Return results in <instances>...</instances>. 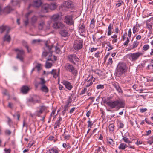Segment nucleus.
<instances>
[{"mask_svg": "<svg viewBox=\"0 0 153 153\" xmlns=\"http://www.w3.org/2000/svg\"><path fill=\"white\" fill-rule=\"evenodd\" d=\"M105 103L111 109L115 108L117 110L121 108H124L125 106V101L121 99L115 101L110 100L106 102Z\"/></svg>", "mask_w": 153, "mask_h": 153, "instance_id": "f257e3e1", "label": "nucleus"}, {"mask_svg": "<svg viewBox=\"0 0 153 153\" xmlns=\"http://www.w3.org/2000/svg\"><path fill=\"white\" fill-rule=\"evenodd\" d=\"M127 70L126 64L124 62H120L117 68V73L119 76H121L127 72Z\"/></svg>", "mask_w": 153, "mask_h": 153, "instance_id": "f03ea898", "label": "nucleus"}, {"mask_svg": "<svg viewBox=\"0 0 153 153\" xmlns=\"http://www.w3.org/2000/svg\"><path fill=\"white\" fill-rule=\"evenodd\" d=\"M45 51L42 53V55L46 56L49 55V57L52 56V53L53 51L52 49L54 48L53 45L52 44L49 45L48 42L45 44Z\"/></svg>", "mask_w": 153, "mask_h": 153, "instance_id": "7ed1b4c3", "label": "nucleus"}, {"mask_svg": "<svg viewBox=\"0 0 153 153\" xmlns=\"http://www.w3.org/2000/svg\"><path fill=\"white\" fill-rule=\"evenodd\" d=\"M93 78L92 75L90 77V75H87V76H85L84 80L82 82L81 84L85 85L86 88L90 87L93 84L92 80Z\"/></svg>", "mask_w": 153, "mask_h": 153, "instance_id": "20e7f679", "label": "nucleus"}, {"mask_svg": "<svg viewBox=\"0 0 153 153\" xmlns=\"http://www.w3.org/2000/svg\"><path fill=\"white\" fill-rule=\"evenodd\" d=\"M143 55V53L137 52L133 53H130L127 55V57L132 62H135L140 56Z\"/></svg>", "mask_w": 153, "mask_h": 153, "instance_id": "39448f33", "label": "nucleus"}, {"mask_svg": "<svg viewBox=\"0 0 153 153\" xmlns=\"http://www.w3.org/2000/svg\"><path fill=\"white\" fill-rule=\"evenodd\" d=\"M83 40L81 39H78L74 41L73 48L76 51L82 49L83 46Z\"/></svg>", "mask_w": 153, "mask_h": 153, "instance_id": "423d86ee", "label": "nucleus"}, {"mask_svg": "<svg viewBox=\"0 0 153 153\" xmlns=\"http://www.w3.org/2000/svg\"><path fill=\"white\" fill-rule=\"evenodd\" d=\"M67 71L71 72L73 75L76 76L77 74V71L72 65L67 64L65 67Z\"/></svg>", "mask_w": 153, "mask_h": 153, "instance_id": "0eeeda50", "label": "nucleus"}, {"mask_svg": "<svg viewBox=\"0 0 153 153\" xmlns=\"http://www.w3.org/2000/svg\"><path fill=\"white\" fill-rule=\"evenodd\" d=\"M15 50L17 54L16 58L20 61H23L24 56L25 55V53L23 50L17 48Z\"/></svg>", "mask_w": 153, "mask_h": 153, "instance_id": "6e6552de", "label": "nucleus"}, {"mask_svg": "<svg viewBox=\"0 0 153 153\" xmlns=\"http://www.w3.org/2000/svg\"><path fill=\"white\" fill-rule=\"evenodd\" d=\"M67 58L68 60L71 63L74 65L76 64L75 62H74L75 61L76 62L79 61V59L77 57L76 55L75 54H70L68 55Z\"/></svg>", "mask_w": 153, "mask_h": 153, "instance_id": "1a4fd4ad", "label": "nucleus"}, {"mask_svg": "<svg viewBox=\"0 0 153 153\" xmlns=\"http://www.w3.org/2000/svg\"><path fill=\"white\" fill-rule=\"evenodd\" d=\"M64 22L68 25L74 24V22L73 20L72 16L71 15H67L65 16Z\"/></svg>", "mask_w": 153, "mask_h": 153, "instance_id": "9d476101", "label": "nucleus"}, {"mask_svg": "<svg viewBox=\"0 0 153 153\" xmlns=\"http://www.w3.org/2000/svg\"><path fill=\"white\" fill-rule=\"evenodd\" d=\"M62 14L61 13L54 14L50 16L51 20L55 22L60 21L62 19Z\"/></svg>", "mask_w": 153, "mask_h": 153, "instance_id": "9b49d317", "label": "nucleus"}, {"mask_svg": "<svg viewBox=\"0 0 153 153\" xmlns=\"http://www.w3.org/2000/svg\"><path fill=\"white\" fill-rule=\"evenodd\" d=\"M42 4V0H33L32 4H30L28 7V9L30 8L32 6L35 7H40Z\"/></svg>", "mask_w": 153, "mask_h": 153, "instance_id": "f8f14e48", "label": "nucleus"}, {"mask_svg": "<svg viewBox=\"0 0 153 153\" xmlns=\"http://www.w3.org/2000/svg\"><path fill=\"white\" fill-rule=\"evenodd\" d=\"M13 10V9L10 6H7L4 9L2 10L0 6V15H1L4 13H9Z\"/></svg>", "mask_w": 153, "mask_h": 153, "instance_id": "ddd939ff", "label": "nucleus"}, {"mask_svg": "<svg viewBox=\"0 0 153 153\" xmlns=\"http://www.w3.org/2000/svg\"><path fill=\"white\" fill-rule=\"evenodd\" d=\"M153 25V17H152L146 21V28L149 30L151 31L152 28V26Z\"/></svg>", "mask_w": 153, "mask_h": 153, "instance_id": "4468645a", "label": "nucleus"}, {"mask_svg": "<svg viewBox=\"0 0 153 153\" xmlns=\"http://www.w3.org/2000/svg\"><path fill=\"white\" fill-rule=\"evenodd\" d=\"M65 27V25L62 23L59 22H56L53 23V27L56 29L62 28Z\"/></svg>", "mask_w": 153, "mask_h": 153, "instance_id": "2eb2a0df", "label": "nucleus"}, {"mask_svg": "<svg viewBox=\"0 0 153 153\" xmlns=\"http://www.w3.org/2000/svg\"><path fill=\"white\" fill-rule=\"evenodd\" d=\"M62 83L65 86V88L69 90H71L73 88L71 83L67 81L63 80Z\"/></svg>", "mask_w": 153, "mask_h": 153, "instance_id": "dca6fc26", "label": "nucleus"}, {"mask_svg": "<svg viewBox=\"0 0 153 153\" xmlns=\"http://www.w3.org/2000/svg\"><path fill=\"white\" fill-rule=\"evenodd\" d=\"M59 151L60 150L57 147H54L48 150L46 153H59Z\"/></svg>", "mask_w": 153, "mask_h": 153, "instance_id": "f3484780", "label": "nucleus"}, {"mask_svg": "<svg viewBox=\"0 0 153 153\" xmlns=\"http://www.w3.org/2000/svg\"><path fill=\"white\" fill-rule=\"evenodd\" d=\"M112 85L113 87L115 88L117 91L119 93H122L123 91L121 88L119 84L117 82H114Z\"/></svg>", "mask_w": 153, "mask_h": 153, "instance_id": "a211bd4d", "label": "nucleus"}, {"mask_svg": "<svg viewBox=\"0 0 153 153\" xmlns=\"http://www.w3.org/2000/svg\"><path fill=\"white\" fill-rule=\"evenodd\" d=\"M60 69H58V72L57 73L56 70L53 69L52 71L50 72V73L52 75H53V78H56V77L59 76Z\"/></svg>", "mask_w": 153, "mask_h": 153, "instance_id": "6ab92c4d", "label": "nucleus"}, {"mask_svg": "<svg viewBox=\"0 0 153 153\" xmlns=\"http://www.w3.org/2000/svg\"><path fill=\"white\" fill-rule=\"evenodd\" d=\"M64 7L69 8L72 7L73 6V2L71 1L68 0L65 1L64 2Z\"/></svg>", "mask_w": 153, "mask_h": 153, "instance_id": "aec40b11", "label": "nucleus"}, {"mask_svg": "<svg viewBox=\"0 0 153 153\" xmlns=\"http://www.w3.org/2000/svg\"><path fill=\"white\" fill-rule=\"evenodd\" d=\"M79 32V33H83L85 32V25L83 23H80L78 26Z\"/></svg>", "mask_w": 153, "mask_h": 153, "instance_id": "412c9836", "label": "nucleus"}, {"mask_svg": "<svg viewBox=\"0 0 153 153\" xmlns=\"http://www.w3.org/2000/svg\"><path fill=\"white\" fill-rule=\"evenodd\" d=\"M45 109V106H41L39 108V110L36 112V115L39 117L41 114H42Z\"/></svg>", "mask_w": 153, "mask_h": 153, "instance_id": "4be33fe9", "label": "nucleus"}, {"mask_svg": "<svg viewBox=\"0 0 153 153\" xmlns=\"http://www.w3.org/2000/svg\"><path fill=\"white\" fill-rule=\"evenodd\" d=\"M29 90V87L27 86H23L21 89V92L24 94H26Z\"/></svg>", "mask_w": 153, "mask_h": 153, "instance_id": "5701e85b", "label": "nucleus"}, {"mask_svg": "<svg viewBox=\"0 0 153 153\" xmlns=\"http://www.w3.org/2000/svg\"><path fill=\"white\" fill-rule=\"evenodd\" d=\"M74 94H72L71 96H69L68 98L67 102H66V104L71 106V104L72 102V99L74 98Z\"/></svg>", "mask_w": 153, "mask_h": 153, "instance_id": "b1692460", "label": "nucleus"}, {"mask_svg": "<svg viewBox=\"0 0 153 153\" xmlns=\"http://www.w3.org/2000/svg\"><path fill=\"white\" fill-rule=\"evenodd\" d=\"M62 120V118L61 117H59L58 118V120L56 121L55 123L56 126H54V128L55 129L59 127L61 124L60 122Z\"/></svg>", "mask_w": 153, "mask_h": 153, "instance_id": "393cba45", "label": "nucleus"}, {"mask_svg": "<svg viewBox=\"0 0 153 153\" xmlns=\"http://www.w3.org/2000/svg\"><path fill=\"white\" fill-rule=\"evenodd\" d=\"M139 42L137 41H134L132 45L130 47V50H133L136 48L139 45Z\"/></svg>", "mask_w": 153, "mask_h": 153, "instance_id": "a878e982", "label": "nucleus"}, {"mask_svg": "<svg viewBox=\"0 0 153 153\" xmlns=\"http://www.w3.org/2000/svg\"><path fill=\"white\" fill-rule=\"evenodd\" d=\"M113 24L112 23L109 24V26L108 27V32L107 33V35L108 36H110L112 34V30L113 28Z\"/></svg>", "mask_w": 153, "mask_h": 153, "instance_id": "bb28decb", "label": "nucleus"}, {"mask_svg": "<svg viewBox=\"0 0 153 153\" xmlns=\"http://www.w3.org/2000/svg\"><path fill=\"white\" fill-rule=\"evenodd\" d=\"M11 40L10 36L8 34H6L3 38L4 41H7L10 42Z\"/></svg>", "mask_w": 153, "mask_h": 153, "instance_id": "cd10ccee", "label": "nucleus"}, {"mask_svg": "<svg viewBox=\"0 0 153 153\" xmlns=\"http://www.w3.org/2000/svg\"><path fill=\"white\" fill-rule=\"evenodd\" d=\"M32 11H30L26 13L25 15V17L27 19V20L25 21V26L27 25L28 23V17L29 15L33 12Z\"/></svg>", "mask_w": 153, "mask_h": 153, "instance_id": "c85d7f7f", "label": "nucleus"}, {"mask_svg": "<svg viewBox=\"0 0 153 153\" xmlns=\"http://www.w3.org/2000/svg\"><path fill=\"white\" fill-rule=\"evenodd\" d=\"M45 25V22L44 20H42L39 22V26L38 28L39 30H41L43 29L44 26Z\"/></svg>", "mask_w": 153, "mask_h": 153, "instance_id": "c756f323", "label": "nucleus"}, {"mask_svg": "<svg viewBox=\"0 0 153 153\" xmlns=\"http://www.w3.org/2000/svg\"><path fill=\"white\" fill-rule=\"evenodd\" d=\"M60 33L62 36L64 37L67 36L68 35V32L65 30H61Z\"/></svg>", "mask_w": 153, "mask_h": 153, "instance_id": "7c9ffc66", "label": "nucleus"}, {"mask_svg": "<svg viewBox=\"0 0 153 153\" xmlns=\"http://www.w3.org/2000/svg\"><path fill=\"white\" fill-rule=\"evenodd\" d=\"M42 8L43 10L45 11V12H48L49 9V4H43L42 6Z\"/></svg>", "mask_w": 153, "mask_h": 153, "instance_id": "2f4dec72", "label": "nucleus"}, {"mask_svg": "<svg viewBox=\"0 0 153 153\" xmlns=\"http://www.w3.org/2000/svg\"><path fill=\"white\" fill-rule=\"evenodd\" d=\"M41 90L43 92L47 93L49 91V89L48 87L45 85L42 86L41 88Z\"/></svg>", "mask_w": 153, "mask_h": 153, "instance_id": "473e14b6", "label": "nucleus"}, {"mask_svg": "<svg viewBox=\"0 0 153 153\" xmlns=\"http://www.w3.org/2000/svg\"><path fill=\"white\" fill-rule=\"evenodd\" d=\"M128 147V146H127L126 144L124 143H122L120 145L119 147V149L124 150L126 148Z\"/></svg>", "mask_w": 153, "mask_h": 153, "instance_id": "72a5a7b5", "label": "nucleus"}, {"mask_svg": "<svg viewBox=\"0 0 153 153\" xmlns=\"http://www.w3.org/2000/svg\"><path fill=\"white\" fill-rule=\"evenodd\" d=\"M122 140L125 143H128L129 144L130 143H132L131 141H130L129 140L128 138L126 137H125L124 136H122Z\"/></svg>", "mask_w": 153, "mask_h": 153, "instance_id": "f704fd0d", "label": "nucleus"}, {"mask_svg": "<svg viewBox=\"0 0 153 153\" xmlns=\"http://www.w3.org/2000/svg\"><path fill=\"white\" fill-rule=\"evenodd\" d=\"M95 21L94 18L91 21L90 25V27L91 28H93L95 27Z\"/></svg>", "mask_w": 153, "mask_h": 153, "instance_id": "c9c22d12", "label": "nucleus"}, {"mask_svg": "<svg viewBox=\"0 0 153 153\" xmlns=\"http://www.w3.org/2000/svg\"><path fill=\"white\" fill-rule=\"evenodd\" d=\"M62 147L65 149H70L71 147L68 143H63L62 144Z\"/></svg>", "mask_w": 153, "mask_h": 153, "instance_id": "e433bc0d", "label": "nucleus"}, {"mask_svg": "<svg viewBox=\"0 0 153 153\" xmlns=\"http://www.w3.org/2000/svg\"><path fill=\"white\" fill-rule=\"evenodd\" d=\"M49 9L52 10H54L57 7L56 5L55 4H49Z\"/></svg>", "mask_w": 153, "mask_h": 153, "instance_id": "4c0bfd02", "label": "nucleus"}, {"mask_svg": "<svg viewBox=\"0 0 153 153\" xmlns=\"http://www.w3.org/2000/svg\"><path fill=\"white\" fill-rule=\"evenodd\" d=\"M63 135L64 137V138L65 139H68L69 138V135L68 134V132L65 131Z\"/></svg>", "mask_w": 153, "mask_h": 153, "instance_id": "58836bf2", "label": "nucleus"}, {"mask_svg": "<svg viewBox=\"0 0 153 153\" xmlns=\"http://www.w3.org/2000/svg\"><path fill=\"white\" fill-rule=\"evenodd\" d=\"M37 17L35 16H33L31 18V22L32 23H35L37 20Z\"/></svg>", "mask_w": 153, "mask_h": 153, "instance_id": "ea45409f", "label": "nucleus"}, {"mask_svg": "<svg viewBox=\"0 0 153 153\" xmlns=\"http://www.w3.org/2000/svg\"><path fill=\"white\" fill-rule=\"evenodd\" d=\"M7 27V26H0V33H2L3 32L6 30Z\"/></svg>", "mask_w": 153, "mask_h": 153, "instance_id": "a19ab883", "label": "nucleus"}, {"mask_svg": "<svg viewBox=\"0 0 153 153\" xmlns=\"http://www.w3.org/2000/svg\"><path fill=\"white\" fill-rule=\"evenodd\" d=\"M147 68L149 69H153V60H152L150 63L148 65Z\"/></svg>", "mask_w": 153, "mask_h": 153, "instance_id": "79ce46f5", "label": "nucleus"}, {"mask_svg": "<svg viewBox=\"0 0 153 153\" xmlns=\"http://www.w3.org/2000/svg\"><path fill=\"white\" fill-rule=\"evenodd\" d=\"M45 65L46 68H49L52 66V64L51 63L47 61H46Z\"/></svg>", "mask_w": 153, "mask_h": 153, "instance_id": "37998d69", "label": "nucleus"}, {"mask_svg": "<svg viewBox=\"0 0 153 153\" xmlns=\"http://www.w3.org/2000/svg\"><path fill=\"white\" fill-rule=\"evenodd\" d=\"M138 31V27L137 26H134L133 28V32L134 34H135L136 32Z\"/></svg>", "mask_w": 153, "mask_h": 153, "instance_id": "c03bdc74", "label": "nucleus"}, {"mask_svg": "<svg viewBox=\"0 0 153 153\" xmlns=\"http://www.w3.org/2000/svg\"><path fill=\"white\" fill-rule=\"evenodd\" d=\"M149 45L148 44H146L143 45V50L144 51H147L149 48Z\"/></svg>", "mask_w": 153, "mask_h": 153, "instance_id": "a18cd8bd", "label": "nucleus"}, {"mask_svg": "<svg viewBox=\"0 0 153 153\" xmlns=\"http://www.w3.org/2000/svg\"><path fill=\"white\" fill-rule=\"evenodd\" d=\"M40 79L41 80V81L39 82V84L42 85V86L45 85V84L46 82V81L45 80V79L43 78H40Z\"/></svg>", "mask_w": 153, "mask_h": 153, "instance_id": "49530a36", "label": "nucleus"}, {"mask_svg": "<svg viewBox=\"0 0 153 153\" xmlns=\"http://www.w3.org/2000/svg\"><path fill=\"white\" fill-rule=\"evenodd\" d=\"M114 125L113 124H111L109 126V128L110 131H113L114 130Z\"/></svg>", "mask_w": 153, "mask_h": 153, "instance_id": "de8ad7c7", "label": "nucleus"}, {"mask_svg": "<svg viewBox=\"0 0 153 153\" xmlns=\"http://www.w3.org/2000/svg\"><path fill=\"white\" fill-rule=\"evenodd\" d=\"M87 123L88 124V127H90V128H91L93 125V123L90 121V120H88L87 121Z\"/></svg>", "mask_w": 153, "mask_h": 153, "instance_id": "09e8293b", "label": "nucleus"}, {"mask_svg": "<svg viewBox=\"0 0 153 153\" xmlns=\"http://www.w3.org/2000/svg\"><path fill=\"white\" fill-rule=\"evenodd\" d=\"M107 141L108 143L112 145H113L114 144V141L111 139L109 138L107 139Z\"/></svg>", "mask_w": 153, "mask_h": 153, "instance_id": "8fccbe9b", "label": "nucleus"}, {"mask_svg": "<svg viewBox=\"0 0 153 153\" xmlns=\"http://www.w3.org/2000/svg\"><path fill=\"white\" fill-rule=\"evenodd\" d=\"M123 4V1L121 0H118L117 3L116 4V6L117 7H120Z\"/></svg>", "mask_w": 153, "mask_h": 153, "instance_id": "3c124183", "label": "nucleus"}, {"mask_svg": "<svg viewBox=\"0 0 153 153\" xmlns=\"http://www.w3.org/2000/svg\"><path fill=\"white\" fill-rule=\"evenodd\" d=\"M130 42V40L128 37H127L126 41L123 43V45L125 46H127L129 42Z\"/></svg>", "mask_w": 153, "mask_h": 153, "instance_id": "603ef678", "label": "nucleus"}, {"mask_svg": "<svg viewBox=\"0 0 153 153\" xmlns=\"http://www.w3.org/2000/svg\"><path fill=\"white\" fill-rule=\"evenodd\" d=\"M96 88L97 89H102L104 88V85H103L100 84L97 85Z\"/></svg>", "mask_w": 153, "mask_h": 153, "instance_id": "864d4df0", "label": "nucleus"}, {"mask_svg": "<svg viewBox=\"0 0 153 153\" xmlns=\"http://www.w3.org/2000/svg\"><path fill=\"white\" fill-rule=\"evenodd\" d=\"M41 64L39 63H38L37 65L35 67V69L37 68L38 71L39 72L40 71L41 69Z\"/></svg>", "mask_w": 153, "mask_h": 153, "instance_id": "5fc2aeb1", "label": "nucleus"}, {"mask_svg": "<svg viewBox=\"0 0 153 153\" xmlns=\"http://www.w3.org/2000/svg\"><path fill=\"white\" fill-rule=\"evenodd\" d=\"M3 94L5 95L8 96L9 97H10V95L8 93L7 90L6 89L4 90L3 92Z\"/></svg>", "mask_w": 153, "mask_h": 153, "instance_id": "6e6d98bb", "label": "nucleus"}, {"mask_svg": "<svg viewBox=\"0 0 153 153\" xmlns=\"http://www.w3.org/2000/svg\"><path fill=\"white\" fill-rule=\"evenodd\" d=\"M41 42V40L39 39H33L32 41V43L33 44H35L37 43H39Z\"/></svg>", "mask_w": 153, "mask_h": 153, "instance_id": "4d7b16f0", "label": "nucleus"}, {"mask_svg": "<svg viewBox=\"0 0 153 153\" xmlns=\"http://www.w3.org/2000/svg\"><path fill=\"white\" fill-rule=\"evenodd\" d=\"M55 52L56 53L59 54L60 52V49L57 47H56L55 48Z\"/></svg>", "mask_w": 153, "mask_h": 153, "instance_id": "13d9d810", "label": "nucleus"}, {"mask_svg": "<svg viewBox=\"0 0 153 153\" xmlns=\"http://www.w3.org/2000/svg\"><path fill=\"white\" fill-rule=\"evenodd\" d=\"M5 133L6 135H10L11 133V131L9 130H6L5 131Z\"/></svg>", "mask_w": 153, "mask_h": 153, "instance_id": "bf43d9fd", "label": "nucleus"}, {"mask_svg": "<svg viewBox=\"0 0 153 153\" xmlns=\"http://www.w3.org/2000/svg\"><path fill=\"white\" fill-rule=\"evenodd\" d=\"M4 151L5 152V153H10L11 149H7L6 148H5L4 149Z\"/></svg>", "mask_w": 153, "mask_h": 153, "instance_id": "052dcab7", "label": "nucleus"}, {"mask_svg": "<svg viewBox=\"0 0 153 153\" xmlns=\"http://www.w3.org/2000/svg\"><path fill=\"white\" fill-rule=\"evenodd\" d=\"M70 106V105H67V104H66L65 106H64V110L66 111H67L68 109V108Z\"/></svg>", "mask_w": 153, "mask_h": 153, "instance_id": "680f3d73", "label": "nucleus"}, {"mask_svg": "<svg viewBox=\"0 0 153 153\" xmlns=\"http://www.w3.org/2000/svg\"><path fill=\"white\" fill-rule=\"evenodd\" d=\"M87 91V88H84L82 90V91L80 93V94L82 95L84 94L85 92V91Z\"/></svg>", "mask_w": 153, "mask_h": 153, "instance_id": "e2e57ef3", "label": "nucleus"}, {"mask_svg": "<svg viewBox=\"0 0 153 153\" xmlns=\"http://www.w3.org/2000/svg\"><path fill=\"white\" fill-rule=\"evenodd\" d=\"M147 110L146 108H141L140 109V111L141 113H143L146 111Z\"/></svg>", "mask_w": 153, "mask_h": 153, "instance_id": "0e129e2a", "label": "nucleus"}, {"mask_svg": "<svg viewBox=\"0 0 153 153\" xmlns=\"http://www.w3.org/2000/svg\"><path fill=\"white\" fill-rule=\"evenodd\" d=\"M128 36L130 38L131 35V29H130L128 31Z\"/></svg>", "mask_w": 153, "mask_h": 153, "instance_id": "69168bd1", "label": "nucleus"}, {"mask_svg": "<svg viewBox=\"0 0 153 153\" xmlns=\"http://www.w3.org/2000/svg\"><path fill=\"white\" fill-rule=\"evenodd\" d=\"M108 62L109 64H111L112 63L113 61L111 58H109Z\"/></svg>", "mask_w": 153, "mask_h": 153, "instance_id": "338daca9", "label": "nucleus"}, {"mask_svg": "<svg viewBox=\"0 0 153 153\" xmlns=\"http://www.w3.org/2000/svg\"><path fill=\"white\" fill-rule=\"evenodd\" d=\"M124 124L121 122H120L119 123V128H122L124 127Z\"/></svg>", "mask_w": 153, "mask_h": 153, "instance_id": "774afa93", "label": "nucleus"}]
</instances>
